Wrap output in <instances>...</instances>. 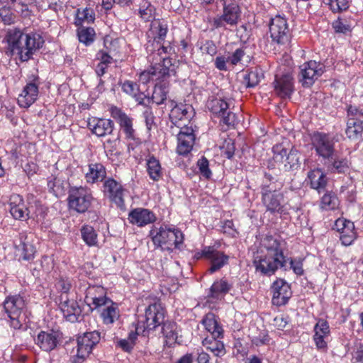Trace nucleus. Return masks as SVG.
I'll return each instance as SVG.
<instances>
[{"mask_svg":"<svg viewBox=\"0 0 363 363\" xmlns=\"http://www.w3.org/2000/svg\"><path fill=\"white\" fill-rule=\"evenodd\" d=\"M165 309L159 300H155L145 308L144 315H140L135 330L143 337H149L157 327L164 323Z\"/></svg>","mask_w":363,"mask_h":363,"instance_id":"39448f33","label":"nucleus"},{"mask_svg":"<svg viewBox=\"0 0 363 363\" xmlns=\"http://www.w3.org/2000/svg\"><path fill=\"white\" fill-rule=\"evenodd\" d=\"M40 84L39 77L33 75L18 97V104L21 108H27L37 100Z\"/></svg>","mask_w":363,"mask_h":363,"instance_id":"aec40b11","label":"nucleus"},{"mask_svg":"<svg viewBox=\"0 0 363 363\" xmlns=\"http://www.w3.org/2000/svg\"><path fill=\"white\" fill-rule=\"evenodd\" d=\"M201 323L205 329L211 335V337H223V329L213 313H208L206 314Z\"/></svg>","mask_w":363,"mask_h":363,"instance_id":"58836bf2","label":"nucleus"},{"mask_svg":"<svg viewBox=\"0 0 363 363\" xmlns=\"http://www.w3.org/2000/svg\"><path fill=\"white\" fill-rule=\"evenodd\" d=\"M274 159L276 162L284 164L285 171L297 169L300 166V153L294 147L288 152L283 144H277L273 146Z\"/></svg>","mask_w":363,"mask_h":363,"instance_id":"ddd939ff","label":"nucleus"},{"mask_svg":"<svg viewBox=\"0 0 363 363\" xmlns=\"http://www.w3.org/2000/svg\"><path fill=\"white\" fill-rule=\"evenodd\" d=\"M207 255H208L207 261L210 264V267L207 269L208 274H213L228 264L229 256L224 252L216 250L214 246H211Z\"/></svg>","mask_w":363,"mask_h":363,"instance_id":"c85d7f7f","label":"nucleus"},{"mask_svg":"<svg viewBox=\"0 0 363 363\" xmlns=\"http://www.w3.org/2000/svg\"><path fill=\"white\" fill-rule=\"evenodd\" d=\"M307 178L310 186L319 193L324 191L328 184V178L320 168H316L308 172Z\"/></svg>","mask_w":363,"mask_h":363,"instance_id":"e433bc0d","label":"nucleus"},{"mask_svg":"<svg viewBox=\"0 0 363 363\" xmlns=\"http://www.w3.org/2000/svg\"><path fill=\"white\" fill-rule=\"evenodd\" d=\"M59 306L68 321L74 323L78 320L82 310L76 301L68 298L67 295H62Z\"/></svg>","mask_w":363,"mask_h":363,"instance_id":"cd10ccee","label":"nucleus"},{"mask_svg":"<svg viewBox=\"0 0 363 363\" xmlns=\"http://www.w3.org/2000/svg\"><path fill=\"white\" fill-rule=\"evenodd\" d=\"M245 54V48L244 47L237 48L230 55L228 56L229 63L233 66L237 65L241 62Z\"/></svg>","mask_w":363,"mask_h":363,"instance_id":"e2e57ef3","label":"nucleus"},{"mask_svg":"<svg viewBox=\"0 0 363 363\" xmlns=\"http://www.w3.org/2000/svg\"><path fill=\"white\" fill-rule=\"evenodd\" d=\"M325 71V66L316 61L311 60L300 67L298 81L303 87H311Z\"/></svg>","mask_w":363,"mask_h":363,"instance_id":"dca6fc26","label":"nucleus"},{"mask_svg":"<svg viewBox=\"0 0 363 363\" xmlns=\"http://www.w3.org/2000/svg\"><path fill=\"white\" fill-rule=\"evenodd\" d=\"M3 6L0 7V22L5 25H11L15 22L16 14L12 11V6Z\"/></svg>","mask_w":363,"mask_h":363,"instance_id":"5fc2aeb1","label":"nucleus"},{"mask_svg":"<svg viewBox=\"0 0 363 363\" xmlns=\"http://www.w3.org/2000/svg\"><path fill=\"white\" fill-rule=\"evenodd\" d=\"M220 1L222 2L223 12L213 18L212 26L215 28H225L226 26H237L241 17L240 7L233 0Z\"/></svg>","mask_w":363,"mask_h":363,"instance_id":"1a4fd4ad","label":"nucleus"},{"mask_svg":"<svg viewBox=\"0 0 363 363\" xmlns=\"http://www.w3.org/2000/svg\"><path fill=\"white\" fill-rule=\"evenodd\" d=\"M273 293L272 302L273 305L281 306L286 304L291 297L290 285L284 279H277L272 286Z\"/></svg>","mask_w":363,"mask_h":363,"instance_id":"393cba45","label":"nucleus"},{"mask_svg":"<svg viewBox=\"0 0 363 363\" xmlns=\"http://www.w3.org/2000/svg\"><path fill=\"white\" fill-rule=\"evenodd\" d=\"M62 334L59 330H41L34 340L35 343L45 352H51L55 350L62 342Z\"/></svg>","mask_w":363,"mask_h":363,"instance_id":"4be33fe9","label":"nucleus"},{"mask_svg":"<svg viewBox=\"0 0 363 363\" xmlns=\"http://www.w3.org/2000/svg\"><path fill=\"white\" fill-rule=\"evenodd\" d=\"M108 111L125 134V138L134 140L136 138V131L133 128V118L122 108L114 105L110 106Z\"/></svg>","mask_w":363,"mask_h":363,"instance_id":"f3484780","label":"nucleus"},{"mask_svg":"<svg viewBox=\"0 0 363 363\" xmlns=\"http://www.w3.org/2000/svg\"><path fill=\"white\" fill-rule=\"evenodd\" d=\"M161 332L163 336L166 339V345L169 347L177 342V324L171 321H164L162 325Z\"/></svg>","mask_w":363,"mask_h":363,"instance_id":"37998d69","label":"nucleus"},{"mask_svg":"<svg viewBox=\"0 0 363 363\" xmlns=\"http://www.w3.org/2000/svg\"><path fill=\"white\" fill-rule=\"evenodd\" d=\"M20 244L16 247L18 260L31 262L36 253L35 245L25 233L20 234Z\"/></svg>","mask_w":363,"mask_h":363,"instance_id":"2f4dec72","label":"nucleus"},{"mask_svg":"<svg viewBox=\"0 0 363 363\" xmlns=\"http://www.w3.org/2000/svg\"><path fill=\"white\" fill-rule=\"evenodd\" d=\"M94 200L92 191L87 186H73L69 190L67 197L69 207L79 213L86 212L91 206Z\"/></svg>","mask_w":363,"mask_h":363,"instance_id":"6e6552de","label":"nucleus"},{"mask_svg":"<svg viewBox=\"0 0 363 363\" xmlns=\"http://www.w3.org/2000/svg\"><path fill=\"white\" fill-rule=\"evenodd\" d=\"M121 89L123 92L131 96L135 95L139 91V85L133 81L125 80L121 84Z\"/></svg>","mask_w":363,"mask_h":363,"instance_id":"680f3d73","label":"nucleus"},{"mask_svg":"<svg viewBox=\"0 0 363 363\" xmlns=\"http://www.w3.org/2000/svg\"><path fill=\"white\" fill-rule=\"evenodd\" d=\"M303 259L301 258H290V268L297 276H302L304 274V269L303 267Z\"/></svg>","mask_w":363,"mask_h":363,"instance_id":"338daca9","label":"nucleus"},{"mask_svg":"<svg viewBox=\"0 0 363 363\" xmlns=\"http://www.w3.org/2000/svg\"><path fill=\"white\" fill-rule=\"evenodd\" d=\"M3 306L10 326L15 330L21 329L28 318L25 297L21 294L9 295L6 297Z\"/></svg>","mask_w":363,"mask_h":363,"instance_id":"20e7f679","label":"nucleus"},{"mask_svg":"<svg viewBox=\"0 0 363 363\" xmlns=\"http://www.w3.org/2000/svg\"><path fill=\"white\" fill-rule=\"evenodd\" d=\"M82 240L89 247H98V234L95 229L89 225H84L80 230Z\"/></svg>","mask_w":363,"mask_h":363,"instance_id":"a18cd8bd","label":"nucleus"},{"mask_svg":"<svg viewBox=\"0 0 363 363\" xmlns=\"http://www.w3.org/2000/svg\"><path fill=\"white\" fill-rule=\"evenodd\" d=\"M164 43V40L151 41L149 40L146 44L147 60L150 63L160 65L174 74V69L172 68L173 66L172 59L168 56L174 52V48L171 46L170 43L167 45Z\"/></svg>","mask_w":363,"mask_h":363,"instance_id":"0eeeda50","label":"nucleus"},{"mask_svg":"<svg viewBox=\"0 0 363 363\" xmlns=\"http://www.w3.org/2000/svg\"><path fill=\"white\" fill-rule=\"evenodd\" d=\"M101 340L100 333L98 331L87 332L77 338V358L82 362L84 361L91 353L94 346Z\"/></svg>","mask_w":363,"mask_h":363,"instance_id":"6ab92c4d","label":"nucleus"},{"mask_svg":"<svg viewBox=\"0 0 363 363\" xmlns=\"http://www.w3.org/2000/svg\"><path fill=\"white\" fill-rule=\"evenodd\" d=\"M339 206V199L333 191H326L322 196L320 207L323 210H335Z\"/></svg>","mask_w":363,"mask_h":363,"instance_id":"09e8293b","label":"nucleus"},{"mask_svg":"<svg viewBox=\"0 0 363 363\" xmlns=\"http://www.w3.org/2000/svg\"><path fill=\"white\" fill-rule=\"evenodd\" d=\"M274 84L275 94L281 99H290L294 91V79L291 74L276 75Z\"/></svg>","mask_w":363,"mask_h":363,"instance_id":"bb28decb","label":"nucleus"},{"mask_svg":"<svg viewBox=\"0 0 363 363\" xmlns=\"http://www.w3.org/2000/svg\"><path fill=\"white\" fill-rule=\"evenodd\" d=\"M105 306L101 313L103 323L106 325L113 324L120 316L118 305L111 300Z\"/></svg>","mask_w":363,"mask_h":363,"instance_id":"79ce46f5","label":"nucleus"},{"mask_svg":"<svg viewBox=\"0 0 363 363\" xmlns=\"http://www.w3.org/2000/svg\"><path fill=\"white\" fill-rule=\"evenodd\" d=\"M327 160V169L330 173L345 174L350 169L351 162L345 157H340L334 153L333 158Z\"/></svg>","mask_w":363,"mask_h":363,"instance_id":"4c0bfd02","label":"nucleus"},{"mask_svg":"<svg viewBox=\"0 0 363 363\" xmlns=\"http://www.w3.org/2000/svg\"><path fill=\"white\" fill-rule=\"evenodd\" d=\"M150 234L154 245L164 251L172 252L174 249H181L184 242V234L178 228L161 226L152 230Z\"/></svg>","mask_w":363,"mask_h":363,"instance_id":"423d86ee","label":"nucleus"},{"mask_svg":"<svg viewBox=\"0 0 363 363\" xmlns=\"http://www.w3.org/2000/svg\"><path fill=\"white\" fill-rule=\"evenodd\" d=\"M329 6L333 12H342L348 9V0H330Z\"/></svg>","mask_w":363,"mask_h":363,"instance_id":"69168bd1","label":"nucleus"},{"mask_svg":"<svg viewBox=\"0 0 363 363\" xmlns=\"http://www.w3.org/2000/svg\"><path fill=\"white\" fill-rule=\"evenodd\" d=\"M145 125L148 130H151L153 128H156L157 125L155 121V117L150 107H147L143 113Z\"/></svg>","mask_w":363,"mask_h":363,"instance_id":"0e129e2a","label":"nucleus"},{"mask_svg":"<svg viewBox=\"0 0 363 363\" xmlns=\"http://www.w3.org/2000/svg\"><path fill=\"white\" fill-rule=\"evenodd\" d=\"M194 113V108L189 104H176L171 109L169 117L170 125H173L174 128L179 129L184 124L183 121H189Z\"/></svg>","mask_w":363,"mask_h":363,"instance_id":"b1692460","label":"nucleus"},{"mask_svg":"<svg viewBox=\"0 0 363 363\" xmlns=\"http://www.w3.org/2000/svg\"><path fill=\"white\" fill-rule=\"evenodd\" d=\"M104 197L113 203L118 208L125 206L124 193L125 189L123 185L112 177L106 178L101 186Z\"/></svg>","mask_w":363,"mask_h":363,"instance_id":"2eb2a0df","label":"nucleus"},{"mask_svg":"<svg viewBox=\"0 0 363 363\" xmlns=\"http://www.w3.org/2000/svg\"><path fill=\"white\" fill-rule=\"evenodd\" d=\"M233 284L226 278L223 277L217 279L209 289L208 297L216 300H221L231 290Z\"/></svg>","mask_w":363,"mask_h":363,"instance_id":"f704fd0d","label":"nucleus"},{"mask_svg":"<svg viewBox=\"0 0 363 363\" xmlns=\"http://www.w3.org/2000/svg\"><path fill=\"white\" fill-rule=\"evenodd\" d=\"M84 302L91 311L97 309L111 302L106 296V291L101 286H89L85 292Z\"/></svg>","mask_w":363,"mask_h":363,"instance_id":"412c9836","label":"nucleus"},{"mask_svg":"<svg viewBox=\"0 0 363 363\" xmlns=\"http://www.w3.org/2000/svg\"><path fill=\"white\" fill-rule=\"evenodd\" d=\"M313 331L314 334L329 337L330 335V329L328 322L323 318L318 319L314 326Z\"/></svg>","mask_w":363,"mask_h":363,"instance_id":"bf43d9fd","label":"nucleus"},{"mask_svg":"<svg viewBox=\"0 0 363 363\" xmlns=\"http://www.w3.org/2000/svg\"><path fill=\"white\" fill-rule=\"evenodd\" d=\"M200 175L206 179H210L212 176L211 170L209 168V162L204 156H202L196 162Z\"/></svg>","mask_w":363,"mask_h":363,"instance_id":"13d9d810","label":"nucleus"},{"mask_svg":"<svg viewBox=\"0 0 363 363\" xmlns=\"http://www.w3.org/2000/svg\"><path fill=\"white\" fill-rule=\"evenodd\" d=\"M121 141L118 138L116 139H108L104 143L106 155L110 157L120 156L121 153L118 147Z\"/></svg>","mask_w":363,"mask_h":363,"instance_id":"6e6d98bb","label":"nucleus"},{"mask_svg":"<svg viewBox=\"0 0 363 363\" xmlns=\"http://www.w3.org/2000/svg\"><path fill=\"white\" fill-rule=\"evenodd\" d=\"M169 82L167 78L162 79L158 82L155 87L152 96L147 99V102L155 103L157 105H161L167 100L169 92Z\"/></svg>","mask_w":363,"mask_h":363,"instance_id":"c9c22d12","label":"nucleus"},{"mask_svg":"<svg viewBox=\"0 0 363 363\" xmlns=\"http://www.w3.org/2000/svg\"><path fill=\"white\" fill-rule=\"evenodd\" d=\"M284 242L278 237L267 235L253 253V265L257 272L271 277L279 268L285 267L287 259L284 255Z\"/></svg>","mask_w":363,"mask_h":363,"instance_id":"f257e3e1","label":"nucleus"},{"mask_svg":"<svg viewBox=\"0 0 363 363\" xmlns=\"http://www.w3.org/2000/svg\"><path fill=\"white\" fill-rule=\"evenodd\" d=\"M88 128L98 137H104L112 134L115 125L112 120L92 117L89 118Z\"/></svg>","mask_w":363,"mask_h":363,"instance_id":"a878e982","label":"nucleus"},{"mask_svg":"<svg viewBox=\"0 0 363 363\" xmlns=\"http://www.w3.org/2000/svg\"><path fill=\"white\" fill-rule=\"evenodd\" d=\"M332 27L335 33L346 34L352 30V26L345 18L338 17L332 23Z\"/></svg>","mask_w":363,"mask_h":363,"instance_id":"4d7b16f0","label":"nucleus"},{"mask_svg":"<svg viewBox=\"0 0 363 363\" xmlns=\"http://www.w3.org/2000/svg\"><path fill=\"white\" fill-rule=\"evenodd\" d=\"M347 116L346 135L350 140H363V111L350 105L347 108Z\"/></svg>","mask_w":363,"mask_h":363,"instance_id":"f8f14e48","label":"nucleus"},{"mask_svg":"<svg viewBox=\"0 0 363 363\" xmlns=\"http://www.w3.org/2000/svg\"><path fill=\"white\" fill-rule=\"evenodd\" d=\"M270 36L277 44L284 45L290 40V29L284 16L277 15L269 23Z\"/></svg>","mask_w":363,"mask_h":363,"instance_id":"a211bd4d","label":"nucleus"},{"mask_svg":"<svg viewBox=\"0 0 363 363\" xmlns=\"http://www.w3.org/2000/svg\"><path fill=\"white\" fill-rule=\"evenodd\" d=\"M106 168L99 162L91 161L88 164V170L84 174L87 184H94L99 182H104L106 177Z\"/></svg>","mask_w":363,"mask_h":363,"instance_id":"473e14b6","label":"nucleus"},{"mask_svg":"<svg viewBox=\"0 0 363 363\" xmlns=\"http://www.w3.org/2000/svg\"><path fill=\"white\" fill-rule=\"evenodd\" d=\"M150 67L140 72L139 80L143 84H147L151 81H161L162 79L168 78L171 73L168 69H164L160 65L150 63Z\"/></svg>","mask_w":363,"mask_h":363,"instance_id":"c756f323","label":"nucleus"},{"mask_svg":"<svg viewBox=\"0 0 363 363\" xmlns=\"http://www.w3.org/2000/svg\"><path fill=\"white\" fill-rule=\"evenodd\" d=\"M141 335V333L135 329V331H130L127 339H122L118 341L117 345L124 351L130 352L133 349L138 336Z\"/></svg>","mask_w":363,"mask_h":363,"instance_id":"8fccbe9b","label":"nucleus"},{"mask_svg":"<svg viewBox=\"0 0 363 363\" xmlns=\"http://www.w3.org/2000/svg\"><path fill=\"white\" fill-rule=\"evenodd\" d=\"M95 34L93 28L85 26L78 27L77 35L79 40L86 45H89L94 40Z\"/></svg>","mask_w":363,"mask_h":363,"instance_id":"3c124183","label":"nucleus"},{"mask_svg":"<svg viewBox=\"0 0 363 363\" xmlns=\"http://www.w3.org/2000/svg\"><path fill=\"white\" fill-rule=\"evenodd\" d=\"M10 213L16 220H26L30 218V211L24 200L19 194H12L10 197Z\"/></svg>","mask_w":363,"mask_h":363,"instance_id":"7c9ffc66","label":"nucleus"},{"mask_svg":"<svg viewBox=\"0 0 363 363\" xmlns=\"http://www.w3.org/2000/svg\"><path fill=\"white\" fill-rule=\"evenodd\" d=\"M220 337H206L203 341V345L207 350L211 352L216 357H222L225 354V348L224 344L220 341Z\"/></svg>","mask_w":363,"mask_h":363,"instance_id":"a19ab883","label":"nucleus"},{"mask_svg":"<svg viewBox=\"0 0 363 363\" xmlns=\"http://www.w3.org/2000/svg\"><path fill=\"white\" fill-rule=\"evenodd\" d=\"M311 145L316 155L324 160H330L335 152V137L323 132L315 131L311 136Z\"/></svg>","mask_w":363,"mask_h":363,"instance_id":"9d476101","label":"nucleus"},{"mask_svg":"<svg viewBox=\"0 0 363 363\" xmlns=\"http://www.w3.org/2000/svg\"><path fill=\"white\" fill-rule=\"evenodd\" d=\"M8 4L23 18H29L32 15L31 7L35 6L36 0H6Z\"/></svg>","mask_w":363,"mask_h":363,"instance_id":"ea45409f","label":"nucleus"},{"mask_svg":"<svg viewBox=\"0 0 363 363\" xmlns=\"http://www.w3.org/2000/svg\"><path fill=\"white\" fill-rule=\"evenodd\" d=\"M120 46L118 39H112L111 38H105L104 40V48L100 50L103 52H106L109 55L116 57L119 52Z\"/></svg>","mask_w":363,"mask_h":363,"instance_id":"864d4df0","label":"nucleus"},{"mask_svg":"<svg viewBox=\"0 0 363 363\" xmlns=\"http://www.w3.org/2000/svg\"><path fill=\"white\" fill-rule=\"evenodd\" d=\"M138 13L140 17L145 22L155 20V8L150 2L145 1L141 4Z\"/></svg>","mask_w":363,"mask_h":363,"instance_id":"603ef678","label":"nucleus"},{"mask_svg":"<svg viewBox=\"0 0 363 363\" xmlns=\"http://www.w3.org/2000/svg\"><path fill=\"white\" fill-rule=\"evenodd\" d=\"M55 286L59 291L67 295L68 291L71 289L72 284L68 278L60 277L57 280Z\"/></svg>","mask_w":363,"mask_h":363,"instance_id":"774afa93","label":"nucleus"},{"mask_svg":"<svg viewBox=\"0 0 363 363\" xmlns=\"http://www.w3.org/2000/svg\"><path fill=\"white\" fill-rule=\"evenodd\" d=\"M151 32L154 35L151 41L164 40L168 32V26L160 19L154 20L151 23Z\"/></svg>","mask_w":363,"mask_h":363,"instance_id":"de8ad7c7","label":"nucleus"},{"mask_svg":"<svg viewBox=\"0 0 363 363\" xmlns=\"http://www.w3.org/2000/svg\"><path fill=\"white\" fill-rule=\"evenodd\" d=\"M7 41L11 55L18 57L21 62L30 60L44 44L40 34L36 32L24 33L19 29L11 30L7 35Z\"/></svg>","mask_w":363,"mask_h":363,"instance_id":"f03ea898","label":"nucleus"},{"mask_svg":"<svg viewBox=\"0 0 363 363\" xmlns=\"http://www.w3.org/2000/svg\"><path fill=\"white\" fill-rule=\"evenodd\" d=\"M95 20V13L92 9H78L76 11L74 25L77 27L83 26L84 24H89Z\"/></svg>","mask_w":363,"mask_h":363,"instance_id":"c03bdc74","label":"nucleus"},{"mask_svg":"<svg viewBox=\"0 0 363 363\" xmlns=\"http://www.w3.org/2000/svg\"><path fill=\"white\" fill-rule=\"evenodd\" d=\"M229 106L225 100L220 98H213L207 102V107L213 114L220 117L225 125L234 126L238 123V118L230 111Z\"/></svg>","mask_w":363,"mask_h":363,"instance_id":"4468645a","label":"nucleus"},{"mask_svg":"<svg viewBox=\"0 0 363 363\" xmlns=\"http://www.w3.org/2000/svg\"><path fill=\"white\" fill-rule=\"evenodd\" d=\"M333 229L339 233L340 240L345 246L351 245L357 238L354 223L344 218L335 220Z\"/></svg>","mask_w":363,"mask_h":363,"instance_id":"5701e85b","label":"nucleus"},{"mask_svg":"<svg viewBox=\"0 0 363 363\" xmlns=\"http://www.w3.org/2000/svg\"><path fill=\"white\" fill-rule=\"evenodd\" d=\"M128 220L132 224L141 227L153 223L155 220V216L148 209L138 208L129 213Z\"/></svg>","mask_w":363,"mask_h":363,"instance_id":"72a5a7b5","label":"nucleus"},{"mask_svg":"<svg viewBox=\"0 0 363 363\" xmlns=\"http://www.w3.org/2000/svg\"><path fill=\"white\" fill-rule=\"evenodd\" d=\"M147 172L150 179L155 182L162 177L160 162L154 156L150 157L147 161Z\"/></svg>","mask_w":363,"mask_h":363,"instance_id":"49530a36","label":"nucleus"},{"mask_svg":"<svg viewBox=\"0 0 363 363\" xmlns=\"http://www.w3.org/2000/svg\"><path fill=\"white\" fill-rule=\"evenodd\" d=\"M282 184L275 179L271 174L265 173L261 184V196L263 206L267 211L278 213L280 216L288 215L285 206L282 204L284 194L281 191Z\"/></svg>","mask_w":363,"mask_h":363,"instance_id":"7ed1b4c3","label":"nucleus"},{"mask_svg":"<svg viewBox=\"0 0 363 363\" xmlns=\"http://www.w3.org/2000/svg\"><path fill=\"white\" fill-rule=\"evenodd\" d=\"M170 133L177 138V152L179 155H187L193 149L196 136L191 125H184L179 129L169 125Z\"/></svg>","mask_w":363,"mask_h":363,"instance_id":"9b49d317","label":"nucleus"},{"mask_svg":"<svg viewBox=\"0 0 363 363\" xmlns=\"http://www.w3.org/2000/svg\"><path fill=\"white\" fill-rule=\"evenodd\" d=\"M260 78L261 77L257 70H252L244 77V82L247 87H255L259 83Z\"/></svg>","mask_w":363,"mask_h":363,"instance_id":"052dcab7","label":"nucleus"}]
</instances>
